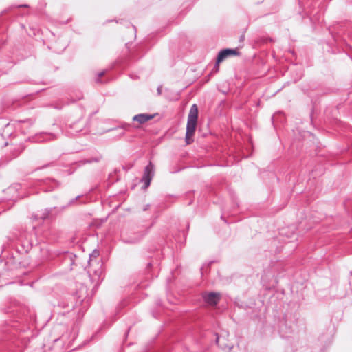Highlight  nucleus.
<instances>
[{"label": "nucleus", "instance_id": "nucleus-12", "mask_svg": "<svg viewBox=\"0 0 352 352\" xmlns=\"http://www.w3.org/2000/svg\"><path fill=\"white\" fill-rule=\"evenodd\" d=\"M217 336V338H216V343L221 347L223 349H228L229 351H230L232 349V346L231 345H228V344H224V343H220V342L221 341L222 339L225 340V337L223 336L222 335L221 336H219L217 333L216 334Z\"/></svg>", "mask_w": 352, "mask_h": 352}, {"label": "nucleus", "instance_id": "nucleus-4", "mask_svg": "<svg viewBox=\"0 0 352 352\" xmlns=\"http://www.w3.org/2000/svg\"><path fill=\"white\" fill-rule=\"evenodd\" d=\"M155 175V166L151 162H149L148 165L144 168V174L141 179V182L144 184L143 188H147L150 184L152 179Z\"/></svg>", "mask_w": 352, "mask_h": 352}, {"label": "nucleus", "instance_id": "nucleus-27", "mask_svg": "<svg viewBox=\"0 0 352 352\" xmlns=\"http://www.w3.org/2000/svg\"><path fill=\"white\" fill-rule=\"evenodd\" d=\"M148 206H149V205H147V206H146V208H145L144 210H147Z\"/></svg>", "mask_w": 352, "mask_h": 352}, {"label": "nucleus", "instance_id": "nucleus-1", "mask_svg": "<svg viewBox=\"0 0 352 352\" xmlns=\"http://www.w3.org/2000/svg\"><path fill=\"white\" fill-rule=\"evenodd\" d=\"M198 117V109L196 104L192 105L188 116L186 125V142L187 144H190L192 142V137L193 136Z\"/></svg>", "mask_w": 352, "mask_h": 352}, {"label": "nucleus", "instance_id": "nucleus-29", "mask_svg": "<svg viewBox=\"0 0 352 352\" xmlns=\"http://www.w3.org/2000/svg\"><path fill=\"white\" fill-rule=\"evenodd\" d=\"M350 275L352 276V271L349 272Z\"/></svg>", "mask_w": 352, "mask_h": 352}, {"label": "nucleus", "instance_id": "nucleus-15", "mask_svg": "<svg viewBox=\"0 0 352 352\" xmlns=\"http://www.w3.org/2000/svg\"><path fill=\"white\" fill-rule=\"evenodd\" d=\"M292 327H287V324L286 323V321L283 322H281L280 325V329L283 333H287L292 331Z\"/></svg>", "mask_w": 352, "mask_h": 352}, {"label": "nucleus", "instance_id": "nucleus-23", "mask_svg": "<svg viewBox=\"0 0 352 352\" xmlns=\"http://www.w3.org/2000/svg\"><path fill=\"white\" fill-rule=\"evenodd\" d=\"M214 69V70H215V71L217 72V71H218V70H219V67L217 68V67H216V65H214V69Z\"/></svg>", "mask_w": 352, "mask_h": 352}, {"label": "nucleus", "instance_id": "nucleus-14", "mask_svg": "<svg viewBox=\"0 0 352 352\" xmlns=\"http://www.w3.org/2000/svg\"><path fill=\"white\" fill-rule=\"evenodd\" d=\"M6 324L7 326H10L12 329H14L16 331H23V329H21L19 328V324L18 321H6Z\"/></svg>", "mask_w": 352, "mask_h": 352}, {"label": "nucleus", "instance_id": "nucleus-10", "mask_svg": "<svg viewBox=\"0 0 352 352\" xmlns=\"http://www.w3.org/2000/svg\"><path fill=\"white\" fill-rule=\"evenodd\" d=\"M56 135L53 133H41L34 138L35 142H43L56 138Z\"/></svg>", "mask_w": 352, "mask_h": 352}, {"label": "nucleus", "instance_id": "nucleus-22", "mask_svg": "<svg viewBox=\"0 0 352 352\" xmlns=\"http://www.w3.org/2000/svg\"><path fill=\"white\" fill-rule=\"evenodd\" d=\"M19 8H28V6L27 4H23L18 6Z\"/></svg>", "mask_w": 352, "mask_h": 352}, {"label": "nucleus", "instance_id": "nucleus-3", "mask_svg": "<svg viewBox=\"0 0 352 352\" xmlns=\"http://www.w3.org/2000/svg\"><path fill=\"white\" fill-rule=\"evenodd\" d=\"M65 207L61 208H49L41 211V214L35 217V220H45L47 219L56 218L58 214L62 212Z\"/></svg>", "mask_w": 352, "mask_h": 352}, {"label": "nucleus", "instance_id": "nucleus-2", "mask_svg": "<svg viewBox=\"0 0 352 352\" xmlns=\"http://www.w3.org/2000/svg\"><path fill=\"white\" fill-rule=\"evenodd\" d=\"M74 298L76 299V306L81 305L83 303H88L90 298L87 287L84 284H80L76 291L74 293Z\"/></svg>", "mask_w": 352, "mask_h": 352}, {"label": "nucleus", "instance_id": "nucleus-30", "mask_svg": "<svg viewBox=\"0 0 352 352\" xmlns=\"http://www.w3.org/2000/svg\"><path fill=\"white\" fill-rule=\"evenodd\" d=\"M349 285H351V280L349 281Z\"/></svg>", "mask_w": 352, "mask_h": 352}, {"label": "nucleus", "instance_id": "nucleus-19", "mask_svg": "<svg viewBox=\"0 0 352 352\" xmlns=\"http://www.w3.org/2000/svg\"><path fill=\"white\" fill-rule=\"evenodd\" d=\"M80 196H77L76 198L72 199L69 201V204H68V205H69V206H70V205H73V204L75 203V201H76L78 198H80Z\"/></svg>", "mask_w": 352, "mask_h": 352}, {"label": "nucleus", "instance_id": "nucleus-6", "mask_svg": "<svg viewBox=\"0 0 352 352\" xmlns=\"http://www.w3.org/2000/svg\"><path fill=\"white\" fill-rule=\"evenodd\" d=\"M202 298L205 302L210 305H216L218 304L219 301L221 298V295L218 292H205L202 294Z\"/></svg>", "mask_w": 352, "mask_h": 352}, {"label": "nucleus", "instance_id": "nucleus-24", "mask_svg": "<svg viewBox=\"0 0 352 352\" xmlns=\"http://www.w3.org/2000/svg\"><path fill=\"white\" fill-rule=\"evenodd\" d=\"M346 295V292L343 293L342 295H340V297H344Z\"/></svg>", "mask_w": 352, "mask_h": 352}, {"label": "nucleus", "instance_id": "nucleus-8", "mask_svg": "<svg viewBox=\"0 0 352 352\" xmlns=\"http://www.w3.org/2000/svg\"><path fill=\"white\" fill-rule=\"evenodd\" d=\"M60 183L53 179H46L43 182L42 188L45 192H50L58 188Z\"/></svg>", "mask_w": 352, "mask_h": 352}, {"label": "nucleus", "instance_id": "nucleus-17", "mask_svg": "<svg viewBox=\"0 0 352 352\" xmlns=\"http://www.w3.org/2000/svg\"><path fill=\"white\" fill-rule=\"evenodd\" d=\"M24 149V147L21 145L18 146L14 149V153L13 154L12 158L16 157Z\"/></svg>", "mask_w": 352, "mask_h": 352}, {"label": "nucleus", "instance_id": "nucleus-16", "mask_svg": "<svg viewBox=\"0 0 352 352\" xmlns=\"http://www.w3.org/2000/svg\"><path fill=\"white\" fill-rule=\"evenodd\" d=\"M100 159H101L100 157H96L90 158L89 160H82L79 163L81 165H83V164H88V163L98 162H99L100 160Z\"/></svg>", "mask_w": 352, "mask_h": 352}, {"label": "nucleus", "instance_id": "nucleus-5", "mask_svg": "<svg viewBox=\"0 0 352 352\" xmlns=\"http://www.w3.org/2000/svg\"><path fill=\"white\" fill-rule=\"evenodd\" d=\"M85 126V121L79 120L76 122L71 124L67 131V134L70 136H76L81 132Z\"/></svg>", "mask_w": 352, "mask_h": 352}, {"label": "nucleus", "instance_id": "nucleus-7", "mask_svg": "<svg viewBox=\"0 0 352 352\" xmlns=\"http://www.w3.org/2000/svg\"><path fill=\"white\" fill-rule=\"evenodd\" d=\"M239 52L237 49H224L218 54L216 62V67L218 68V64L225 60L227 57L232 55H239Z\"/></svg>", "mask_w": 352, "mask_h": 352}, {"label": "nucleus", "instance_id": "nucleus-13", "mask_svg": "<svg viewBox=\"0 0 352 352\" xmlns=\"http://www.w3.org/2000/svg\"><path fill=\"white\" fill-rule=\"evenodd\" d=\"M100 255V252L98 250H94L91 254H89V265L91 266L94 259H97Z\"/></svg>", "mask_w": 352, "mask_h": 352}, {"label": "nucleus", "instance_id": "nucleus-28", "mask_svg": "<svg viewBox=\"0 0 352 352\" xmlns=\"http://www.w3.org/2000/svg\"><path fill=\"white\" fill-rule=\"evenodd\" d=\"M8 190L10 191L12 190V188H10Z\"/></svg>", "mask_w": 352, "mask_h": 352}, {"label": "nucleus", "instance_id": "nucleus-21", "mask_svg": "<svg viewBox=\"0 0 352 352\" xmlns=\"http://www.w3.org/2000/svg\"><path fill=\"white\" fill-rule=\"evenodd\" d=\"M161 93H162V86H159V87H157V94H158L159 95H160V94H161Z\"/></svg>", "mask_w": 352, "mask_h": 352}, {"label": "nucleus", "instance_id": "nucleus-9", "mask_svg": "<svg viewBox=\"0 0 352 352\" xmlns=\"http://www.w3.org/2000/svg\"><path fill=\"white\" fill-rule=\"evenodd\" d=\"M155 117V115L148 114V113H140L135 115L133 118V120L139 122L140 124H144L148 120L153 119Z\"/></svg>", "mask_w": 352, "mask_h": 352}, {"label": "nucleus", "instance_id": "nucleus-31", "mask_svg": "<svg viewBox=\"0 0 352 352\" xmlns=\"http://www.w3.org/2000/svg\"><path fill=\"white\" fill-rule=\"evenodd\" d=\"M151 265V264L149 263L148 264V267H150Z\"/></svg>", "mask_w": 352, "mask_h": 352}, {"label": "nucleus", "instance_id": "nucleus-11", "mask_svg": "<svg viewBox=\"0 0 352 352\" xmlns=\"http://www.w3.org/2000/svg\"><path fill=\"white\" fill-rule=\"evenodd\" d=\"M152 225H150L149 226H145V228L144 230L138 231V232H140V234L138 237L135 238H130L128 239H123V241L126 243H138L148 232V229Z\"/></svg>", "mask_w": 352, "mask_h": 352}, {"label": "nucleus", "instance_id": "nucleus-18", "mask_svg": "<svg viewBox=\"0 0 352 352\" xmlns=\"http://www.w3.org/2000/svg\"><path fill=\"white\" fill-rule=\"evenodd\" d=\"M104 74H105V71H102V72H99V73L98 74V77L96 78V81L97 82H101V80H100V78L102 76H104Z\"/></svg>", "mask_w": 352, "mask_h": 352}, {"label": "nucleus", "instance_id": "nucleus-25", "mask_svg": "<svg viewBox=\"0 0 352 352\" xmlns=\"http://www.w3.org/2000/svg\"><path fill=\"white\" fill-rule=\"evenodd\" d=\"M156 303L157 305H161V301H160V300L156 301Z\"/></svg>", "mask_w": 352, "mask_h": 352}, {"label": "nucleus", "instance_id": "nucleus-20", "mask_svg": "<svg viewBox=\"0 0 352 352\" xmlns=\"http://www.w3.org/2000/svg\"><path fill=\"white\" fill-rule=\"evenodd\" d=\"M280 234L281 235H283H283H286L287 237H289V235H287L286 232H285V228H282V229L280 230Z\"/></svg>", "mask_w": 352, "mask_h": 352}, {"label": "nucleus", "instance_id": "nucleus-26", "mask_svg": "<svg viewBox=\"0 0 352 352\" xmlns=\"http://www.w3.org/2000/svg\"><path fill=\"white\" fill-rule=\"evenodd\" d=\"M70 261H71V264H73V263H74V262H73V261H72V256H70Z\"/></svg>", "mask_w": 352, "mask_h": 352}]
</instances>
